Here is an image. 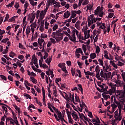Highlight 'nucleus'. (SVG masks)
Masks as SVG:
<instances>
[{
	"label": "nucleus",
	"instance_id": "obj_48",
	"mask_svg": "<svg viewBox=\"0 0 125 125\" xmlns=\"http://www.w3.org/2000/svg\"><path fill=\"white\" fill-rule=\"evenodd\" d=\"M52 108L53 109V110H54V111H55L56 114H57L59 112V110H58V109L56 108L55 106H52Z\"/></svg>",
	"mask_w": 125,
	"mask_h": 125
},
{
	"label": "nucleus",
	"instance_id": "obj_22",
	"mask_svg": "<svg viewBox=\"0 0 125 125\" xmlns=\"http://www.w3.org/2000/svg\"><path fill=\"white\" fill-rule=\"evenodd\" d=\"M31 32V28H30V26L27 27L26 28V36H29V34H30V32Z\"/></svg>",
	"mask_w": 125,
	"mask_h": 125
},
{
	"label": "nucleus",
	"instance_id": "obj_49",
	"mask_svg": "<svg viewBox=\"0 0 125 125\" xmlns=\"http://www.w3.org/2000/svg\"><path fill=\"white\" fill-rule=\"evenodd\" d=\"M30 27L31 28H37V24L36 23V22H34L31 24Z\"/></svg>",
	"mask_w": 125,
	"mask_h": 125
},
{
	"label": "nucleus",
	"instance_id": "obj_26",
	"mask_svg": "<svg viewBox=\"0 0 125 125\" xmlns=\"http://www.w3.org/2000/svg\"><path fill=\"white\" fill-rule=\"evenodd\" d=\"M24 97H26V99H32V97L28 94H25Z\"/></svg>",
	"mask_w": 125,
	"mask_h": 125
},
{
	"label": "nucleus",
	"instance_id": "obj_21",
	"mask_svg": "<svg viewBox=\"0 0 125 125\" xmlns=\"http://www.w3.org/2000/svg\"><path fill=\"white\" fill-rule=\"evenodd\" d=\"M30 80L31 82H32L33 83H37V79H35V78L33 77H30Z\"/></svg>",
	"mask_w": 125,
	"mask_h": 125
},
{
	"label": "nucleus",
	"instance_id": "obj_41",
	"mask_svg": "<svg viewBox=\"0 0 125 125\" xmlns=\"http://www.w3.org/2000/svg\"><path fill=\"white\" fill-rule=\"evenodd\" d=\"M100 52V47H99V46H97L96 47V53L98 54Z\"/></svg>",
	"mask_w": 125,
	"mask_h": 125
},
{
	"label": "nucleus",
	"instance_id": "obj_61",
	"mask_svg": "<svg viewBox=\"0 0 125 125\" xmlns=\"http://www.w3.org/2000/svg\"><path fill=\"white\" fill-rule=\"evenodd\" d=\"M18 58H19V59H20V60H22L24 59V56H23L22 55H20L18 56Z\"/></svg>",
	"mask_w": 125,
	"mask_h": 125
},
{
	"label": "nucleus",
	"instance_id": "obj_5",
	"mask_svg": "<svg viewBox=\"0 0 125 125\" xmlns=\"http://www.w3.org/2000/svg\"><path fill=\"white\" fill-rule=\"evenodd\" d=\"M101 83H102L100 82H97V84H98V86L102 88H101L102 91H105V87H104V85H103V83H102V84H101Z\"/></svg>",
	"mask_w": 125,
	"mask_h": 125
},
{
	"label": "nucleus",
	"instance_id": "obj_11",
	"mask_svg": "<svg viewBox=\"0 0 125 125\" xmlns=\"http://www.w3.org/2000/svg\"><path fill=\"white\" fill-rule=\"evenodd\" d=\"M34 13H32V17L30 19V23H33V21L34 20H35V18H36V13L33 14Z\"/></svg>",
	"mask_w": 125,
	"mask_h": 125
},
{
	"label": "nucleus",
	"instance_id": "obj_2",
	"mask_svg": "<svg viewBox=\"0 0 125 125\" xmlns=\"http://www.w3.org/2000/svg\"><path fill=\"white\" fill-rule=\"evenodd\" d=\"M79 103H80V106L81 108H80V107H79V112H82V111H83V110L84 106L85 107H86V104H84V102H83V101H82V104H81V100H80V99H79Z\"/></svg>",
	"mask_w": 125,
	"mask_h": 125
},
{
	"label": "nucleus",
	"instance_id": "obj_64",
	"mask_svg": "<svg viewBox=\"0 0 125 125\" xmlns=\"http://www.w3.org/2000/svg\"><path fill=\"white\" fill-rule=\"evenodd\" d=\"M108 45H109V48H111L113 46V42H109Z\"/></svg>",
	"mask_w": 125,
	"mask_h": 125
},
{
	"label": "nucleus",
	"instance_id": "obj_6",
	"mask_svg": "<svg viewBox=\"0 0 125 125\" xmlns=\"http://www.w3.org/2000/svg\"><path fill=\"white\" fill-rule=\"evenodd\" d=\"M93 24V21L92 19L90 18V17H88V26L90 27L91 25Z\"/></svg>",
	"mask_w": 125,
	"mask_h": 125
},
{
	"label": "nucleus",
	"instance_id": "obj_14",
	"mask_svg": "<svg viewBox=\"0 0 125 125\" xmlns=\"http://www.w3.org/2000/svg\"><path fill=\"white\" fill-rule=\"evenodd\" d=\"M4 117L6 118V123H7V122H9V121H12L13 122H14V120L11 117H6L5 114H4Z\"/></svg>",
	"mask_w": 125,
	"mask_h": 125
},
{
	"label": "nucleus",
	"instance_id": "obj_59",
	"mask_svg": "<svg viewBox=\"0 0 125 125\" xmlns=\"http://www.w3.org/2000/svg\"><path fill=\"white\" fill-rule=\"evenodd\" d=\"M3 34H5V31L2 30L1 29H0V36H2Z\"/></svg>",
	"mask_w": 125,
	"mask_h": 125
},
{
	"label": "nucleus",
	"instance_id": "obj_37",
	"mask_svg": "<svg viewBox=\"0 0 125 125\" xmlns=\"http://www.w3.org/2000/svg\"><path fill=\"white\" fill-rule=\"evenodd\" d=\"M57 114L58 115V117L59 119H60L61 118H62L63 117V116H62V113L60 111H59L57 113Z\"/></svg>",
	"mask_w": 125,
	"mask_h": 125
},
{
	"label": "nucleus",
	"instance_id": "obj_60",
	"mask_svg": "<svg viewBox=\"0 0 125 125\" xmlns=\"http://www.w3.org/2000/svg\"><path fill=\"white\" fill-rule=\"evenodd\" d=\"M108 8H112L113 7V4L111 2H109L107 5Z\"/></svg>",
	"mask_w": 125,
	"mask_h": 125
},
{
	"label": "nucleus",
	"instance_id": "obj_45",
	"mask_svg": "<svg viewBox=\"0 0 125 125\" xmlns=\"http://www.w3.org/2000/svg\"><path fill=\"white\" fill-rule=\"evenodd\" d=\"M114 16V13H109L108 16L107 18L109 19V18H112Z\"/></svg>",
	"mask_w": 125,
	"mask_h": 125
},
{
	"label": "nucleus",
	"instance_id": "obj_31",
	"mask_svg": "<svg viewBox=\"0 0 125 125\" xmlns=\"http://www.w3.org/2000/svg\"><path fill=\"white\" fill-rule=\"evenodd\" d=\"M62 35H65L66 36L68 37L69 38H71V35H70V34L69 33H68V32H67V31L62 32Z\"/></svg>",
	"mask_w": 125,
	"mask_h": 125
},
{
	"label": "nucleus",
	"instance_id": "obj_12",
	"mask_svg": "<svg viewBox=\"0 0 125 125\" xmlns=\"http://www.w3.org/2000/svg\"><path fill=\"white\" fill-rule=\"evenodd\" d=\"M95 71H96V74H97V75L100 74V66H99V65H97L96 66V67L95 68Z\"/></svg>",
	"mask_w": 125,
	"mask_h": 125
},
{
	"label": "nucleus",
	"instance_id": "obj_30",
	"mask_svg": "<svg viewBox=\"0 0 125 125\" xmlns=\"http://www.w3.org/2000/svg\"><path fill=\"white\" fill-rule=\"evenodd\" d=\"M15 17H16L15 16H14L10 18L8 21V22H13L14 21H15Z\"/></svg>",
	"mask_w": 125,
	"mask_h": 125
},
{
	"label": "nucleus",
	"instance_id": "obj_17",
	"mask_svg": "<svg viewBox=\"0 0 125 125\" xmlns=\"http://www.w3.org/2000/svg\"><path fill=\"white\" fill-rule=\"evenodd\" d=\"M88 29V27H87V24L86 25V27L84 28V37H86L87 35V31H86V30Z\"/></svg>",
	"mask_w": 125,
	"mask_h": 125
},
{
	"label": "nucleus",
	"instance_id": "obj_13",
	"mask_svg": "<svg viewBox=\"0 0 125 125\" xmlns=\"http://www.w3.org/2000/svg\"><path fill=\"white\" fill-rule=\"evenodd\" d=\"M65 65L66 64L65 63H59L58 65V66L60 68H61V69H63L66 67Z\"/></svg>",
	"mask_w": 125,
	"mask_h": 125
},
{
	"label": "nucleus",
	"instance_id": "obj_46",
	"mask_svg": "<svg viewBox=\"0 0 125 125\" xmlns=\"http://www.w3.org/2000/svg\"><path fill=\"white\" fill-rule=\"evenodd\" d=\"M98 62H99L100 65H101V66H103V65H104V62H103V61L100 59L98 60Z\"/></svg>",
	"mask_w": 125,
	"mask_h": 125
},
{
	"label": "nucleus",
	"instance_id": "obj_63",
	"mask_svg": "<svg viewBox=\"0 0 125 125\" xmlns=\"http://www.w3.org/2000/svg\"><path fill=\"white\" fill-rule=\"evenodd\" d=\"M84 120L85 121L88 122L89 123H90V122H91V120H90V119L89 118H88L87 117H84Z\"/></svg>",
	"mask_w": 125,
	"mask_h": 125
},
{
	"label": "nucleus",
	"instance_id": "obj_7",
	"mask_svg": "<svg viewBox=\"0 0 125 125\" xmlns=\"http://www.w3.org/2000/svg\"><path fill=\"white\" fill-rule=\"evenodd\" d=\"M79 14V11H71V18H75L76 17V14Z\"/></svg>",
	"mask_w": 125,
	"mask_h": 125
},
{
	"label": "nucleus",
	"instance_id": "obj_4",
	"mask_svg": "<svg viewBox=\"0 0 125 125\" xmlns=\"http://www.w3.org/2000/svg\"><path fill=\"white\" fill-rule=\"evenodd\" d=\"M44 21H41V26L40 27V30L41 32H43V31H44Z\"/></svg>",
	"mask_w": 125,
	"mask_h": 125
},
{
	"label": "nucleus",
	"instance_id": "obj_35",
	"mask_svg": "<svg viewBox=\"0 0 125 125\" xmlns=\"http://www.w3.org/2000/svg\"><path fill=\"white\" fill-rule=\"evenodd\" d=\"M79 117L80 118V119H83V118L84 120V118H86V117H85L84 116V115L83 113H80V112L79 113Z\"/></svg>",
	"mask_w": 125,
	"mask_h": 125
},
{
	"label": "nucleus",
	"instance_id": "obj_40",
	"mask_svg": "<svg viewBox=\"0 0 125 125\" xmlns=\"http://www.w3.org/2000/svg\"><path fill=\"white\" fill-rule=\"evenodd\" d=\"M44 54L45 55L43 56V59L45 60L46 59V58H47V57H48V53H46V52H45V50H44Z\"/></svg>",
	"mask_w": 125,
	"mask_h": 125
},
{
	"label": "nucleus",
	"instance_id": "obj_43",
	"mask_svg": "<svg viewBox=\"0 0 125 125\" xmlns=\"http://www.w3.org/2000/svg\"><path fill=\"white\" fill-rule=\"evenodd\" d=\"M103 14H104V12L103 11H100L98 15H99V17H103Z\"/></svg>",
	"mask_w": 125,
	"mask_h": 125
},
{
	"label": "nucleus",
	"instance_id": "obj_53",
	"mask_svg": "<svg viewBox=\"0 0 125 125\" xmlns=\"http://www.w3.org/2000/svg\"><path fill=\"white\" fill-rule=\"evenodd\" d=\"M88 2L89 1L88 0H84L82 4L83 5H86V4H88Z\"/></svg>",
	"mask_w": 125,
	"mask_h": 125
},
{
	"label": "nucleus",
	"instance_id": "obj_25",
	"mask_svg": "<svg viewBox=\"0 0 125 125\" xmlns=\"http://www.w3.org/2000/svg\"><path fill=\"white\" fill-rule=\"evenodd\" d=\"M10 54L9 55V56L10 57H12V58H13L16 55L14 53V52L11 51L10 52Z\"/></svg>",
	"mask_w": 125,
	"mask_h": 125
},
{
	"label": "nucleus",
	"instance_id": "obj_9",
	"mask_svg": "<svg viewBox=\"0 0 125 125\" xmlns=\"http://www.w3.org/2000/svg\"><path fill=\"white\" fill-rule=\"evenodd\" d=\"M116 92V89H110L109 91L107 92H105V93H106V94H109L110 95H112L113 93H115Z\"/></svg>",
	"mask_w": 125,
	"mask_h": 125
},
{
	"label": "nucleus",
	"instance_id": "obj_62",
	"mask_svg": "<svg viewBox=\"0 0 125 125\" xmlns=\"http://www.w3.org/2000/svg\"><path fill=\"white\" fill-rule=\"evenodd\" d=\"M111 107L113 109H116V108H117V105H116V104L115 103H113V104H111Z\"/></svg>",
	"mask_w": 125,
	"mask_h": 125
},
{
	"label": "nucleus",
	"instance_id": "obj_23",
	"mask_svg": "<svg viewBox=\"0 0 125 125\" xmlns=\"http://www.w3.org/2000/svg\"><path fill=\"white\" fill-rule=\"evenodd\" d=\"M62 40H63L62 36L57 37V39H56V41L57 42H60V41H62Z\"/></svg>",
	"mask_w": 125,
	"mask_h": 125
},
{
	"label": "nucleus",
	"instance_id": "obj_50",
	"mask_svg": "<svg viewBox=\"0 0 125 125\" xmlns=\"http://www.w3.org/2000/svg\"><path fill=\"white\" fill-rule=\"evenodd\" d=\"M71 74H72V76H75V74L76 73V70L72 68L71 69Z\"/></svg>",
	"mask_w": 125,
	"mask_h": 125
},
{
	"label": "nucleus",
	"instance_id": "obj_47",
	"mask_svg": "<svg viewBox=\"0 0 125 125\" xmlns=\"http://www.w3.org/2000/svg\"><path fill=\"white\" fill-rule=\"evenodd\" d=\"M8 80L9 81H10L11 82H13V77L11 76V75H9L8 76Z\"/></svg>",
	"mask_w": 125,
	"mask_h": 125
},
{
	"label": "nucleus",
	"instance_id": "obj_39",
	"mask_svg": "<svg viewBox=\"0 0 125 125\" xmlns=\"http://www.w3.org/2000/svg\"><path fill=\"white\" fill-rule=\"evenodd\" d=\"M49 25V23L48 22H47V21H45V29H46V30H47V29H48V26Z\"/></svg>",
	"mask_w": 125,
	"mask_h": 125
},
{
	"label": "nucleus",
	"instance_id": "obj_33",
	"mask_svg": "<svg viewBox=\"0 0 125 125\" xmlns=\"http://www.w3.org/2000/svg\"><path fill=\"white\" fill-rule=\"evenodd\" d=\"M99 7H97V9H96L94 11V13L95 15H98L99 13Z\"/></svg>",
	"mask_w": 125,
	"mask_h": 125
},
{
	"label": "nucleus",
	"instance_id": "obj_44",
	"mask_svg": "<svg viewBox=\"0 0 125 125\" xmlns=\"http://www.w3.org/2000/svg\"><path fill=\"white\" fill-rule=\"evenodd\" d=\"M122 114V109H119V121H121L122 120V117L121 116V115Z\"/></svg>",
	"mask_w": 125,
	"mask_h": 125
},
{
	"label": "nucleus",
	"instance_id": "obj_20",
	"mask_svg": "<svg viewBox=\"0 0 125 125\" xmlns=\"http://www.w3.org/2000/svg\"><path fill=\"white\" fill-rule=\"evenodd\" d=\"M79 90L81 91L82 94H83V86L81 84H79Z\"/></svg>",
	"mask_w": 125,
	"mask_h": 125
},
{
	"label": "nucleus",
	"instance_id": "obj_42",
	"mask_svg": "<svg viewBox=\"0 0 125 125\" xmlns=\"http://www.w3.org/2000/svg\"><path fill=\"white\" fill-rule=\"evenodd\" d=\"M19 47L20 48H22V49H26V48L24 47V45H23L21 43H19Z\"/></svg>",
	"mask_w": 125,
	"mask_h": 125
},
{
	"label": "nucleus",
	"instance_id": "obj_3",
	"mask_svg": "<svg viewBox=\"0 0 125 125\" xmlns=\"http://www.w3.org/2000/svg\"><path fill=\"white\" fill-rule=\"evenodd\" d=\"M125 90H120V93L119 95V99H122L123 98H125Z\"/></svg>",
	"mask_w": 125,
	"mask_h": 125
},
{
	"label": "nucleus",
	"instance_id": "obj_36",
	"mask_svg": "<svg viewBox=\"0 0 125 125\" xmlns=\"http://www.w3.org/2000/svg\"><path fill=\"white\" fill-rule=\"evenodd\" d=\"M100 75L102 77V78H105V73H104V71L102 69L101 71L100 72Z\"/></svg>",
	"mask_w": 125,
	"mask_h": 125
},
{
	"label": "nucleus",
	"instance_id": "obj_51",
	"mask_svg": "<svg viewBox=\"0 0 125 125\" xmlns=\"http://www.w3.org/2000/svg\"><path fill=\"white\" fill-rule=\"evenodd\" d=\"M75 55L77 58H79V48L76 49V51H75Z\"/></svg>",
	"mask_w": 125,
	"mask_h": 125
},
{
	"label": "nucleus",
	"instance_id": "obj_29",
	"mask_svg": "<svg viewBox=\"0 0 125 125\" xmlns=\"http://www.w3.org/2000/svg\"><path fill=\"white\" fill-rule=\"evenodd\" d=\"M8 41H9V39H4L1 40V42H3V43H5L6 42H7Z\"/></svg>",
	"mask_w": 125,
	"mask_h": 125
},
{
	"label": "nucleus",
	"instance_id": "obj_54",
	"mask_svg": "<svg viewBox=\"0 0 125 125\" xmlns=\"http://www.w3.org/2000/svg\"><path fill=\"white\" fill-rule=\"evenodd\" d=\"M45 14H46V13L44 11L42 10L41 12L40 15H41L42 16H44Z\"/></svg>",
	"mask_w": 125,
	"mask_h": 125
},
{
	"label": "nucleus",
	"instance_id": "obj_24",
	"mask_svg": "<svg viewBox=\"0 0 125 125\" xmlns=\"http://www.w3.org/2000/svg\"><path fill=\"white\" fill-rule=\"evenodd\" d=\"M92 7H93V6H92L91 4H88L86 6L87 10H91L92 9Z\"/></svg>",
	"mask_w": 125,
	"mask_h": 125
},
{
	"label": "nucleus",
	"instance_id": "obj_32",
	"mask_svg": "<svg viewBox=\"0 0 125 125\" xmlns=\"http://www.w3.org/2000/svg\"><path fill=\"white\" fill-rule=\"evenodd\" d=\"M109 71H111V66H107L105 67V72H109Z\"/></svg>",
	"mask_w": 125,
	"mask_h": 125
},
{
	"label": "nucleus",
	"instance_id": "obj_28",
	"mask_svg": "<svg viewBox=\"0 0 125 125\" xmlns=\"http://www.w3.org/2000/svg\"><path fill=\"white\" fill-rule=\"evenodd\" d=\"M41 38L42 39H46V38H47V35L42 33L41 35Z\"/></svg>",
	"mask_w": 125,
	"mask_h": 125
},
{
	"label": "nucleus",
	"instance_id": "obj_56",
	"mask_svg": "<svg viewBox=\"0 0 125 125\" xmlns=\"http://www.w3.org/2000/svg\"><path fill=\"white\" fill-rule=\"evenodd\" d=\"M9 19V15L8 14H7L6 15V17L5 18V20L4 21V22H5V21H7V20H8Z\"/></svg>",
	"mask_w": 125,
	"mask_h": 125
},
{
	"label": "nucleus",
	"instance_id": "obj_57",
	"mask_svg": "<svg viewBox=\"0 0 125 125\" xmlns=\"http://www.w3.org/2000/svg\"><path fill=\"white\" fill-rule=\"evenodd\" d=\"M117 65H118V66H124V65H125V63H124L120 61H118Z\"/></svg>",
	"mask_w": 125,
	"mask_h": 125
},
{
	"label": "nucleus",
	"instance_id": "obj_34",
	"mask_svg": "<svg viewBox=\"0 0 125 125\" xmlns=\"http://www.w3.org/2000/svg\"><path fill=\"white\" fill-rule=\"evenodd\" d=\"M114 118L116 121H120V117H119V115L118 116V113H114Z\"/></svg>",
	"mask_w": 125,
	"mask_h": 125
},
{
	"label": "nucleus",
	"instance_id": "obj_38",
	"mask_svg": "<svg viewBox=\"0 0 125 125\" xmlns=\"http://www.w3.org/2000/svg\"><path fill=\"white\" fill-rule=\"evenodd\" d=\"M79 40H83V41H84L85 40H86V38H85V36L83 37L80 35H79Z\"/></svg>",
	"mask_w": 125,
	"mask_h": 125
},
{
	"label": "nucleus",
	"instance_id": "obj_15",
	"mask_svg": "<svg viewBox=\"0 0 125 125\" xmlns=\"http://www.w3.org/2000/svg\"><path fill=\"white\" fill-rule=\"evenodd\" d=\"M67 117L68 119V122L69 123V124H73V119L71 117V114L68 115V116H67Z\"/></svg>",
	"mask_w": 125,
	"mask_h": 125
},
{
	"label": "nucleus",
	"instance_id": "obj_8",
	"mask_svg": "<svg viewBox=\"0 0 125 125\" xmlns=\"http://www.w3.org/2000/svg\"><path fill=\"white\" fill-rule=\"evenodd\" d=\"M71 115L73 119H74L75 121H77V120L79 119V117L77 115V112H76L75 111H73V112L71 113Z\"/></svg>",
	"mask_w": 125,
	"mask_h": 125
},
{
	"label": "nucleus",
	"instance_id": "obj_52",
	"mask_svg": "<svg viewBox=\"0 0 125 125\" xmlns=\"http://www.w3.org/2000/svg\"><path fill=\"white\" fill-rule=\"evenodd\" d=\"M0 77L1 79H2V80H4V81H6V80H7V78H6V77H5L4 75H0Z\"/></svg>",
	"mask_w": 125,
	"mask_h": 125
},
{
	"label": "nucleus",
	"instance_id": "obj_1",
	"mask_svg": "<svg viewBox=\"0 0 125 125\" xmlns=\"http://www.w3.org/2000/svg\"><path fill=\"white\" fill-rule=\"evenodd\" d=\"M72 37L70 36V37H69V40L72 42H75V41H76V36H77V38H79V31L77 29H74L72 30Z\"/></svg>",
	"mask_w": 125,
	"mask_h": 125
},
{
	"label": "nucleus",
	"instance_id": "obj_10",
	"mask_svg": "<svg viewBox=\"0 0 125 125\" xmlns=\"http://www.w3.org/2000/svg\"><path fill=\"white\" fill-rule=\"evenodd\" d=\"M104 79H109L111 78V75H112V73L111 72H108V73H104Z\"/></svg>",
	"mask_w": 125,
	"mask_h": 125
},
{
	"label": "nucleus",
	"instance_id": "obj_19",
	"mask_svg": "<svg viewBox=\"0 0 125 125\" xmlns=\"http://www.w3.org/2000/svg\"><path fill=\"white\" fill-rule=\"evenodd\" d=\"M96 57V54L95 53H91L90 55V58L91 59H94Z\"/></svg>",
	"mask_w": 125,
	"mask_h": 125
},
{
	"label": "nucleus",
	"instance_id": "obj_16",
	"mask_svg": "<svg viewBox=\"0 0 125 125\" xmlns=\"http://www.w3.org/2000/svg\"><path fill=\"white\" fill-rule=\"evenodd\" d=\"M44 42V40L43 39H38V43L40 45V46H42V42Z\"/></svg>",
	"mask_w": 125,
	"mask_h": 125
},
{
	"label": "nucleus",
	"instance_id": "obj_18",
	"mask_svg": "<svg viewBox=\"0 0 125 125\" xmlns=\"http://www.w3.org/2000/svg\"><path fill=\"white\" fill-rule=\"evenodd\" d=\"M34 65H35L37 68H39V64H38V59L37 58L34 59Z\"/></svg>",
	"mask_w": 125,
	"mask_h": 125
},
{
	"label": "nucleus",
	"instance_id": "obj_55",
	"mask_svg": "<svg viewBox=\"0 0 125 125\" xmlns=\"http://www.w3.org/2000/svg\"><path fill=\"white\" fill-rule=\"evenodd\" d=\"M68 12H69V11H67L66 12H65L64 13L63 17H64V18H69V17H67V16H68Z\"/></svg>",
	"mask_w": 125,
	"mask_h": 125
},
{
	"label": "nucleus",
	"instance_id": "obj_27",
	"mask_svg": "<svg viewBox=\"0 0 125 125\" xmlns=\"http://www.w3.org/2000/svg\"><path fill=\"white\" fill-rule=\"evenodd\" d=\"M47 105H48V108H49L51 112H52V113H54V111H53V109H52L51 107H50L51 106V104L50 103H48Z\"/></svg>",
	"mask_w": 125,
	"mask_h": 125
},
{
	"label": "nucleus",
	"instance_id": "obj_58",
	"mask_svg": "<svg viewBox=\"0 0 125 125\" xmlns=\"http://www.w3.org/2000/svg\"><path fill=\"white\" fill-rule=\"evenodd\" d=\"M57 29H58V25L55 24L53 27V31H56Z\"/></svg>",
	"mask_w": 125,
	"mask_h": 125
}]
</instances>
